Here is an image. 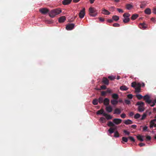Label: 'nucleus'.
<instances>
[{
    "label": "nucleus",
    "instance_id": "42",
    "mask_svg": "<svg viewBox=\"0 0 156 156\" xmlns=\"http://www.w3.org/2000/svg\"><path fill=\"white\" fill-rule=\"evenodd\" d=\"M128 138H129V139H130L131 141H132L133 142H135V140L133 138V137L130 136L128 137Z\"/></svg>",
    "mask_w": 156,
    "mask_h": 156
},
{
    "label": "nucleus",
    "instance_id": "44",
    "mask_svg": "<svg viewBox=\"0 0 156 156\" xmlns=\"http://www.w3.org/2000/svg\"><path fill=\"white\" fill-rule=\"evenodd\" d=\"M108 78H109L111 80H112L115 79V76H109L108 77Z\"/></svg>",
    "mask_w": 156,
    "mask_h": 156
},
{
    "label": "nucleus",
    "instance_id": "57",
    "mask_svg": "<svg viewBox=\"0 0 156 156\" xmlns=\"http://www.w3.org/2000/svg\"><path fill=\"white\" fill-rule=\"evenodd\" d=\"M134 112H129V115L130 116H132L134 115Z\"/></svg>",
    "mask_w": 156,
    "mask_h": 156
},
{
    "label": "nucleus",
    "instance_id": "60",
    "mask_svg": "<svg viewBox=\"0 0 156 156\" xmlns=\"http://www.w3.org/2000/svg\"><path fill=\"white\" fill-rule=\"evenodd\" d=\"M150 124H151V125H154L155 124V123H154V122L153 121H152V120H151L150 122Z\"/></svg>",
    "mask_w": 156,
    "mask_h": 156
},
{
    "label": "nucleus",
    "instance_id": "14",
    "mask_svg": "<svg viewBox=\"0 0 156 156\" xmlns=\"http://www.w3.org/2000/svg\"><path fill=\"white\" fill-rule=\"evenodd\" d=\"M121 112V110L119 108H116L114 111L113 114H119Z\"/></svg>",
    "mask_w": 156,
    "mask_h": 156
},
{
    "label": "nucleus",
    "instance_id": "21",
    "mask_svg": "<svg viewBox=\"0 0 156 156\" xmlns=\"http://www.w3.org/2000/svg\"><path fill=\"white\" fill-rule=\"evenodd\" d=\"M144 12L147 14L150 15L151 14V10L150 8H147L144 10Z\"/></svg>",
    "mask_w": 156,
    "mask_h": 156
},
{
    "label": "nucleus",
    "instance_id": "38",
    "mask_svg": "<svg viewBox=\"0 0 156 156\" xmlns=\"http://www.w3.org/2000/svg\"><path fill=\"white\" fill-rule=\"evenodd\" d=\"M103 98L102 97H100L98 98V102L99 103L101 104L103 102Z\"/></svg>",
    "mask_w": 156,
    "mask_h": 156
},
{
    "label": "nucleus",
    "instance_id": "43",
    "mask_svg": "<svg viewBox=\"0 0 156 156\" xmlns=\"http://www.w3.org/2000/svg\"><path fill=\"white\" fill-rule=\"evenodd\" d=\"M122 140L123 141L125 142H127L128 140V138L125 137H122Z\"/></svg>",
    "mask_w": 156,
    "mask_h": 156
},
{
    "label": "nucleus",
    "instance_id": "37",
    "mask_svg": "<svg viewBox=\"0 0 156 156\" xmlns=\"http://www.w3.org/2000/svg\"><path fill=\"white\" fill-rule=\"evenodd\" d=\"M140 117V115L139 113H136L134 116L135 119H138Z\"/></svg>",
    "mask_w": 156,
    "mask_h": 156
},
{
    "label": "nucleus",
    "instance_id": "3",
    "mask_svg": "<svg viewBox=\"0 0 156 156\" xmlns=\"http://www.w3.org/2000/svg\"><path fill=\"white\" fill-rule=\"evenodd\" d=\"M136 105H138V110L139 112H143L144 110V103L141 101H138Z\"/></svg>",
    "mask_w": 156,
    "mask_h": 156
},
{
    "label": "nucleus",
    "instance_id": "62",
    "mask_svg": "<svg viewBox=\"0 0 156 156\" xmlns=\"http://www.w3.org/2000/svg\"><path fill=\"white\" fill-rule=\"evenodd\" d=\"M113 21V20H111V19H109V20H108V22H109L110 23H111Z\"/></svg>",
    "mask_w": 156,
    "mask_h": 156
},
{
    "label": "nucleus",
    "instance_id": "13",
    "mask_svg": "<svg viewBox=\"0 0 156 156\" xmlns=\"http://www.w3.org/2000/svg\"><path fill=\"white\" fill-rule=\"evenodd\" d=\"M72 0H64L62 1V3L64 5H66L69 4L72 2Z\"/></svg>",
    "mask_w": 156,
    "mask_h": 156
},
{
    "label": "nucleus",
    "instance_id": "46",
    "mask_svg": "<svg viewBox=\"0 0 156 156\" xmlns=\"http://www.w3.org/2000/svg\"><path fill=\"white\" fill-rule=\"evenodd\" d=\"M120 24L118 23H115L113 24V26L114 27H120Z\"/></svg>",
    "mask_w": 156,
    "mask_h": 156
},
{
    "label": "nucleus",
    "instance_id": "53",
    "mask_svg": "<svg viewBox=\"0 0 156 156\" xmlns=\"http://www.w3.org/2000/svg\"><path fill=\"white\" fill-rule=\"evenodd\" d=\"M127 96L129 99H132L133 98V95L132 94H128Z\"/></svg>",
    "mask_w": 156,
    "mask_h": 156
},
{
    "label": "nucleus",
    "instance_id": "63",
    "mask_svg": "<svg viewBox=\"0 0 156 156\" xmlns=\"http://www.w3.org/2000/svg\"><path fill=\"white\" fill-rule=\"evenodd\" d=\"M80 0H73V2L74 3H77L79 2Z\"/></svg>",
    "mask_w": 156,
    "mask_h": 156
},
{
    "label": "nucleus",
    "instance_id": "48",
    "mask_svg": "<svg viewBox=\"0 0 156 156\" xmlns=\"http://www.w3.org/2000/svg\"><path fill=\"white\" fill-rule=\"evenodd\" d=\"M151 140V137L149 136H146V140Z\"/></svg>",
    "mask_w": 156,
    "mask_h": 156
},
{
    "label": "nucleus",
    "instance_id": "1",
    "mask_svg": "<svg viewBox=\"0 0 156 156\" xmlns=\"http://www.w3.org/2000/svg\"><path fill=\"white\" fill-rule=\"evenodd\" d=\"M131 86L135 88L136 92L139 93L141 92V85L140 83H137L136 82H133L131 83Z\"/></svg>",
    "mask_w": 156,
    "mask_h": 156
},
{
    "label": "nucleus",
    "instance_id": "41",
    "mask_svg": "<svg viewBox=\"0 0 156 156\" xmlns=\"http://www.w3.org/2000/svg\"><path fill=\"white\" fill-rule=\"evenodd\" d=\"M114 136L115 137H118L119 136V134L118 131H116L115 132Z\"/></svg>",
    "mask_w": 156,
    "mask_h": 156
},
{
    "label": "nucleus",
    "instance_id": "40",
    "mask_svg": "<svg viewBox=\"0 0 156 156\" xmlns=\"http://www.w3.org/2000/svg\"><path fill=\"white\" fill-rule=\"evenodd\" d=\"M143 131H148V127L147 126H144L143 127Z\"/></svg>",
    "mask_w": 156,
    "mask_h": 156
},
{
    "label": "nucleus",
    "instance_id": "32",
    "mask_svg": "<svg viewBox=\"0 0 156 156\" xmlns=\"http://www.w3.org/2000/svg\"><path fill=\"white\" fill-rule=\"evenodd\" d=\"M146 6V4L145 2H142L140 5V8H143L145 7Z\"/></svg>",
    "mask_w": 156,
    "mask_h": 156
},
{
    "label": "nucleus",
    "instance_id": "27",
    "mask_svg": "<svg viewBox=\"0 0 156 156\" xmlns=\"http://www.w3.org/2000/svg\"><path fill=\"white\" fill-rule=\"evenodd\" d=\"M145 25H146L144 23H140L139 25V26L140 28H143L144 29H145L146 27Z\"/></svg>",
    "mask_w": 156,
    "mask_h": 156
},
{
    "label": "nucleus",
    "instance_id": "19",
    "mask_svg": "<svg viewBox=\"0 0 156 156\" xmlns=\"http://www.w3.org/2000/svg\"><path fill=\"white\" fill-rule=\"evenodd\" d=\"M104 116H105L107 120H109L111 119L112 118V116L106 113L104 114Z\"/></svg>",
    "mask_w": 156,
    "mask_h": 156
},
{
    "label": "nucleus",
    "instance_id": "54",
    "mask_svg": "<svg viewBox=\"0 0 156 156\" xmlns=\"http://www.w3.org/2000/svg\"><path fill=\"white\" fill-rule=\"evenodd\" d=\"M106 93V91H102L101 92V95L102 96H105Z\"/></svg>",
    "mask_w": 156,
    "mask_h": 156
},
{
    "label": "nucleus",
    "instance_id": "22",
    "mask_svg": "<svg viewBox=\"0 0 156 156\" xmlns=\"http://www.w3.org/2000/svg\"><path fill=\"white\" fill-rule=\"evenodd\" d=\"M112 97L114 99L118 100L119 98V96L117 94L114 93L112 95Z\"/></svg>",
    "mask_w": 156,
    "mask_h": 156
},
{
    "label": "nucleus",
    "instance_id": "17",
    "mask_svg": "<svg viewBox=\"0 0 156 156\" xmlns=\"http://www.w3.org/2000/svg\"><path fill=\"white\" fill-rule=\"evenodd\" d=\"M66 20V18L65 16H62L60 17L58 20V21L59 23L63 22Z\"/></svg>",
    "mask_w": 156,
    "mask_h": 156
},
{
    "label": "nucleus",
    "instance_id": "23",
    "mask_svg": "<svg viewBox=\"0 0 156 156\" xmlns=\"http://www.w3.org/2000/svg\"><path fill=\"white\" fill-rule=\"evenodd\" d=\"M116 99H112L111 101V103L113 105H116L118 103V101Z\"/></svg>",
    "mask_w": 156,
    "mask_h": 156
},
{
    "label": "nucleus",
    "instance_id": "52",
    "mask_svg": "<svg viewBox=\"0 0 156 156\" xmlns=\"http://www.w3.org/2000/svg\"><path fill=\"white\" fill-rule=\"evenodd\" d=\"M121 117L122 118H126V115L124 113H122L121 115Z\"/></svg>",
    "mask_w": 156,
    "mask_h": 156
},
{
    "label": "nucleus",
    "instance_id": "35",
    "mask_svg": "<svg viewBox=\"0 0 156 156\" xmlns=\"http://www.w3.org/2000/svg\"><path fill=\"white\" fill-rule=\"evenodd\" d=\"M100 121L102 123H105L106 122V120L103 117H101L100 118Z\"/></svg>",
    "mask_w": 156,
    "mask_h": 156
},
{
    "label": "nucleus",
    "instance_id": "20",
    "mask_svg": "<svg viewBox=\"0 0 156 156\" xmlns=\"http://www.w3.org/2000/svg\"><path fill=\"white\" fill-rule=\"evenodd\" d=\"M102 13L105 15H109L110 13L107 10L103 9H102Z\"/></svg>",
    "mask_w": 156,
    "mask_h": 156
},
{
    "label": "nucleus",
    "instance_id": "34",
    "mask_svg": "<svg viewBox=\"0 0 156 156\" xmlns=\"http://www.w3.org/2000/svg\"><path fill=\"white\" fill-rule=\"evenodd\" d=\"M92 103L93 105H96L98 104V100L97 99H95L93 101Z\"/></svg>",
    "mask_w": 156,
    "mask_h": 156
},
{
    "label": "nucleus",
    "instance_id": "5",
    "mask_svg": "<svg viewBox=\"0 0 156 156\" xmlns=\"http://www.w3.org/2000/svg\"><path fill=\"white\" fill-rule=\"evenodd\" d=\"M74 26L73 23H68L66 27V29L67 30H71L74 28Z\"/></svg>",
    "mask_w": 156,
    "mask_h": 156
},
{
    "label": "nucleus",
    "instance_id": "51",
    "mask_svg": "<svg viewBox=\"0 0 156 156\" xmlns=\"http://www.w3.org/2000/svg\"><path fill=\"white\" fill-rule=\"evenodd\" d=\"M117 11L119 12L123 13V10L117 8Z\"/></svg>",
    "mask_w": 156,
    "mask_h": 156
},
{
    "label": "nucleus",
    "instance_id": "39",
    "mask_svg": "<svg viewBox=\"0 0 156 156\" xmlns=\"http://www.w3.org/2000/svg\"><path fill=\"white\" fill-rule=\"evenodd\" d=\"M147 116V114L146 113H144L142 116L141 118L140 119L141 120H143L145 119Z\"/></svg>",
    "mask_w": 156,
    "mask_h": 156
},
{
    "label": "nucleus",
    "instance_id": "31",
    "mask_svg": "<svg viewBox=\"0 0 156 156\" xmlns=\"http://www.w3.org/2000/svg\"><path fill=\"white\" fill-rule=\"evenodd\" d=\"M107 125L109 127H113L115 126V125L111 121H109L108 124Z\"/></svg>",
    "mask_w": 156,
    "mask_h": 156
},
{
    "label": "nucleus",
    "instance_id": "26",
    "mask_svg": "<svg viewBox=\"0 0 156 156\" xmlns=\"http://www.w3.org/2000/svg\"><path fill=\"white\" fill-rule=\"evenodd\" d=\"M138 16V15L137 14H133L131 17V19L132 20H134L136 19Z\"/></svg>",
    "mask_w": 156,
    "mask_h": 156
},
{
    "label": "nucleus",
    "instance_id": "8",
    "mask_svg": "<svg viewBox=\"0 0 156 156\" xmlns=\"http://www.w3.org/2000/svg\"><path fill=\"white\" fill-rule=\"evenodd\" d=\"M85 9L83 8V9L81 10L79 14V16L80 18H83L84 16L85 15Z\"/></svg>",
    "mask_w": 156,
    "mask_h": 156
},
{
    "label": "nucleus",
    "instance_id": "29",
    "mask_svg": "<svg viewBox=\"0 0 156 156\" xmlns=\"http://www.w3.org/2000/svg\"><path fill=\"white\" fill-rule=\"evenodd\" d=\"M130 20L129 18H124L123 20V22L125 23H128Z\"/></svg>",
    "mask_w": 156,
    "mask_h": 156
},
{
    "label": "nucleus",
    "instance_id": "11",
    "mask_svg": "<svg viewBox=\"0 0 156 156\" xmlns=\"http://www.w3.org/2000/svg\"><path fill=\"white\" fill-rule=\"evenodd\" d=\"M102 82L105 85H108L109 84V80L106 77H104L102 79Z\"/></svg>",
    "mask_w": 156,
    "mask_h": 156
},
{
    "label": "nucleus",
    "instance_id": "61",
    "mask_svg": "<svg viewBox=\"0 0 156 156\" xmlns=\"http://www.w3.org/2000/svg\"><path fill=\"white\" fill-rule=\"evenodd\" d=\"M101 22H103L104 21V19L103 18L100 17L99 18Z\"/></svg>",
    "mask_w": 156,
    "mask_h": 156
},
{
    "label": "nucleus",
    "instance_id": "24",
    "mask_svg": "<svg viewBox=\"0 0 156 156\" xmlns=\"http://www.w3.org/2000/svg\"><path fill=\"white\" fill-rule=\"evenodd\" d=\"M144 137V136H142L140 135L136 136V137L138 140L141 141H143L144 140L143 138V137Z\"/></svg>",
    "mask_w": 156,
    "mask_h": 156
},
{
    "label": "nucleus",
    "instance_id": "59",
    "mask_svg": "<svg viewBox=\"0 0 156 156\" xmlns=\"http://www.w3.org/2000/svg\"><path fill=\"white\" fill-rule=\"evenodd\" d=\"M131 128H133V129H135L136 128L137 126L136 125H131Z\"/></svg>",
    "mask_w": 156,
    "mask_h": 156
},
{
    "label": "nucleus",
    "instance_id": "4",
    "mask_svg": "<svg viewBox=\"0 0 156 156\" xmlns=\"http://www.w3.org/2000/svg\"><path fill=\"white\" fill-rule=\"evenodd\" d=\"M89 11V14L91 16L94 17L97 15V12L94 8H90Z\"/></svg>",
    "mask_w": 156,
    "mask_h": 156
},
{
    "label": "nucleus",
    "instance_id": "16",
    "mask_svg": "<svg viewBox=\"0 0 156 156\" xmlns=\"http://www.w3.org/2000/svg\"><path fill=\"white\" fill-rule=\"evenodd\" d=\"M106 110L108 112H111L112 111V107L109 106H106Z\"/></svg>",
    "mask_w": 156,
    "mask_h": 156
},
{
    "label": "nucleus",
    "instance_id": "7",
    "mask_svg": "<svg viewBox=\"0 0 156 156\" xmlns=\"http://www.w3.org/2000/svg\"><path fill=\"white\" fill-rule=\"evenodd\" d=\"M39 11L43 14H45L48 13L49 10L46 8H43L39 9Z\"/></svg>",
    "mask_w": 156,
    "mask_h": 156
},
{
    "label": "nucleus",
    "instance_id": "49",
    "mask_svg": "<svg viewBox=\"0 0 156 156\" xmlns=\"http://www.w3.org/2000/svg\"><path fill=\"white\" fill-rule=\"evenodd\" d=\"M106 93H111L112 92V90L111 89H108L106 91Z\"/></svg>",
    "mask_w": 156,
    "mask_h": 156
},
{
    "label": "nucleus",
    "instance_id": "6",
    "mask_svg": "<svg viewBox=\"0 0 156 156\" xmlns=\"http://www.w3.org/2000/svg\"><path fill=\"white\" fill-rule=\"evenodd\" d=\"M144 99L146 102L148 104H150L151 103V100L150 99V97L148 95H146L144 97Z\"/></svg>",
    "mask_w": 156,
    "mask_h": 156
},
{
    "label": "nucleus",
    "instance_id": "33",
    "mask_svg": "<svg viewBox=\"0 0 156 156\" xmlns=\"http://www.w3.org/2000/svg\"><path fill=\"white\" fill-rule=\"evenodd\" d=\"M124 18H129L130 16V14L128 13H125L123 15Z\"/></svg>",
    "mask_w": 156,
    "mask_h": 156
},
{
    "label": "nucleus",
    "instance_id": "30",
    "mask_svg": "<svg viewBox=\"0 0 156 156\" xmlns=\"http://www.w3.org/2000/svg\"><path fill=\"white\" fill-rule=\"evenodd\" d=\"M126 7L127 9L130 10L132 8L133 6L130 4H127L126 5Z\"/></svg>",
    "mask_w": 156,
    "mask_h": 156
},
{
    "label": "nucleus",
    "instance_id": "9",
    "mask_svg": "<svg viewBox=\"0 0 156 156\" xmlns=\"http://www.w3.org/2000/svg\"><path fill=\"white\" fill-rule=\"evenodd\" d=\"M113 121L115 124L118 125L122 122V120L120 119L115 118L113 119Z\"/></svg>",
    "mask_w": 156,
    "mask_h": 156
},
{
    "label": "nucleus",
    "instance_id": "50",
    "mask_svg": "<svg viewBox=\"0 0 156 156\" xmlns=\"http://www.w3.org/2000/svg\"><path fill=\"white\" fill-rule=\"evenodd\" d=\"M101 88L102 90H105L106 88V87L105 85H103L101 87Z\"/></svg>",
    "mask_w": 156,
    "mask_h": 156
},
{
    "label": "nucleus",
    "instance_id": "58",
    "mask_svg": "<svg viewBox=\"0 0 156 156\" xmlns=\"http://www.w3.org/2000/svg\"><path fill=\"white\" fill-rule=\"evenodd\" d=\"M153 12L156 14V7H154L153 9Z\"/></svg>",
    "mask_w": 156,
    "mask_h": 156
},
{
    "label": "nucleus",
    "instance_id": "15",
    "mask_svg": "<svg viewBox=\"0 0 156 156\" xmlns=\"http://www.w3.org/2000/svg\"><path fill=\"white\" fill-rule=\"evenodd\" d=\"M105 113V112H104V111L103 109H101L98 111L96 112L97 115H103V116L104 114Z\"/></svg>",
    "mask_w": 156,
    "mask_h": 156
},
{
    "label": "nucleus",
    "instance_id": "12",
    "mask_svg": "<svg viewBox=\"0 0 156 156\" xmlns=\"http://www.w3.org/2000/svg\"><path fill=\"white\" fill-rule=\"evenodd\" d=\"M109 99L108 98H105L104 100V104L105 106L108 105L109 104Z\"/></svg>",
    "mask_w": 156,
    "mask_h": 156
},
{
    "label": "nucleus",
    "instance_id": "56",
    "mask_svg": "<svg viewBox=\"0 0 156 156\" xmlns=\"http://www.w3.org/2000/svg\"><path fill=\"white\" fill-rule=\"evenodd\" d=\"M145 145V144L144 143H141L139 144V146L140 147L144 146Z\"/></svg>",
    "mask_w": 156,
    "mask_h": 156
},
{
    "label": "nucleus",
    "instance_id": "45",
    "mask_svg": "<svg viewBox=\"0 0 156 156\" xmlns=\"http://www.w3.org/2000/svg\"><path fill=\"white\" fill-rule=\"evenodd\" d=\"M125 103L127 105H129L131 103L130 101L128 100H127V99L125 100Z\"/></svg>",
    "mask_w": 156,
    "mask_h": 156
},
{
    "label": "nucleus",
    "instance_id": "47",
    "mask_svg": "<svg viewBox=\"0 0 156 156\" xmlns=\"http://www.w3.org/2000/svg\"><path fill=\"white\" fill-rule=\"evenodd\" d=\"M123 132L128 136L129 135L130 133L129 132L126 130H125L123 131Z\"/></svg>",
    "mask_w": 156,
    "mask_h": 156
},
{
    "label": "nucleus",
    "instance_id": "18",
    "mask_svg": "<svg viewBox=\"0 0 156 156\" xmlns=\"http://www.w3.org/2000/svg\"><path fill=\"white\" fill-rule=\"evenodd\" d=\"M124 123L126 125H129L132 124L133 123V122L130 119H127L124 122Z\"/></svg>",
    "mask_w": 156,
    "mask_h": 156
},
{
    "label": "nucleus",
    "instance_id": "28",
    "mask_svg": "<svg viewBox=\"0 0 156 156\" xmlns=\"http://www.w3.org/2000/svg\"><path fill=\"white\" fill-rule=\"evenodd\" d=\"M112 18L113 19V20L115 21H117L119 19V16H117L116 15L113 16L112 17Z\"/></svg>",
    "mask_w": 156,
    "mask_h": 156
},
{
    "label": "nucleus",
    "instance_id": "25",
    "mask_svg": "<svg viewBox=\"0 0 156 156\" xmlns=\"http://www.w3.org/2000/svg\"><path fill=\"white\" fill-rule=\"evenodd\" d=\"M128 88L125 85L122 86L120 87V89L122 90H126L128 89Z\"/></svg>",
    "mask_w": 156,
    "mask_h": 156
},
{
    "label": "nucleus",
    "instance_id": "55",
    "mask_svg": "<svg viewBox=\"0 0 156 156\" xmlns=\"http://www.w3.org/2000/svg\"><path fill=\"white\" fill-rule=\"evenodd\" d=\"M150 104L151 106L153 107L155 105V103L154 102H152V101H151V103L150 104Z\"/></svg>",
    "mask_w": 156,
    "mask_h": 156
},
{
    "label": "nucleus",
    "instance_id": "36",
    "mask_svg": "<svg viewBox=\"0 0 156 156\" xmlns=\"http://www.w3.org/2000/svg\"><path fill=\"white\" fill-rule=\"evenodd\" d=\"M136 96L139 100H140L143 98V96L140 94H136Z\"/></svg>",
    "mask_w": 156,
    "mask_h": 156
},
{
    "label": "nucleus",
    "instance_id": "64",
    "mask_svg": "<svg viewBox=\"0 0 156 156\" xmlns=\"http://www.w3.org/2000/svg\"><path fill=\"white\" fill-rule=\"evenodd\" d=\"M141 86H142L143 87H144L145 86V84L144 83H142L141 84Z\"/></svg>",
    "mask_w": 156,
    "mask_h": 156
},
{
    "label": "nucleus",
    "instance_id": "10",
    "mask_svg": "<svg viewBox=\"0 0 156 156\" xmlns=\"http://www.w3.org/2000/svg\"><path fill=\"white\" fill-rule=\"evenodd\" d=\"M117 129V127L115 125V126L111 127L108 129V131L110 134L113 133L114 131Z\"/></svg>",
    "mask_w": 156,
    "mask_h": 156
},
{
    "label": "nucleus",
    "instance_id": "2",
    "mask_svg": "<svg viewBox=\"0 0 156 156\" xmlns=\"http://www.w3.org/2000/svg\"><path fill=\"white\" fill-rule=\"evenodd\" d=\"M62 12L60 9H57L51 10L49 13V16L51 18L54 17L55 16L59 14Z\"/></svg>",
    "mask_w": 156,
    "mask_h": 156
}]
</instances>
